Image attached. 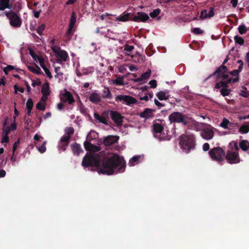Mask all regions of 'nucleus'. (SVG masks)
Segmentation results:
<instances>
[{
    "label": "nucleus",
    "instance_id": "1",
    "mask_svg": "<svg viewBox=\"0 0 249 249\" xmlns=\"http://www.w3.org/2000/svg\"><path fill=\"white\" fill-rule=\"evenodd\" d=\"M100 147L93 145L90 150L91 154H87L83 158L82 165L84 167H96L99 173L107 175H112L114 173H123L125 169L126 164L124 159L117 154H114L106 160H104L100 164L102 157L95 152L99 151Z\"/></svg>",
    "mask_w": 249,
    "mask_h": 249
},
{
    "label": "nucleus",
    "instance_id": "2",
    "mask_svg": "<svg viewBox=\"0 0 249 249\" xmlns=\"http://www.w3.org/2000/svg\"><path fill=\"white\" fill-rule=\"evenodd\" d=\"M164 121L163 120H158L157 122L154 123L153 124V129L155 133V137H159L160 141H169L175 133L174 129L171 132L167 131L166 135L162 136V132L164 130Z\"/></svg>",
    "mask_w": 249,
    "mask_h": 249
},
{
    "label": "nucleus",
    "instance_id": "3",
    "mask_svg": "<svg viewBox=\"0 0 249 249\" xmlns=\"http://www.w3.org/2000/svg\"><path fill=\"white\" fill-rule=\"evenodd\" d=\"M179 143L183 151L189 153L195 148V137L192 134H183L180 137Z\"/></svg>",
    "mask_w": 249,
    "mask_h": 249
},
{
    "label": "nucleus",
    "instance_id": "4",
    "mask_svg": "<svg viewBox=\"0 0 249 249\" xmlns=\"http://www.w3.org/2000/svg\"><path fill=\"white\" fill-rule=\"evenodd\" d=\"M216 76L215 88L219 89L220 88H227L228 85L231 82L235 83L239 81V76H236L235 78L232 79L230 77L229 75V72H224L223 74Z\"/></svg>",
    "mask_w": 249,
    "mask_h": 249
},
{
    "label": "nucleus",
    "instance_id": "5",
    "mask_svg": "<svg viewBox=\"0 0 249 249\" xmlns=\"http://www.w3.org/2000/svg\"><path fill=\"white\" fill-rule=\"evenodd\" d=\"M209 154L213 160L220 163L224 161L225 156V152L220 147H216L211 149Z\"/></svg>",
    "mask_w": 249,
    "mask_h": 249
},
{
    "label": "nucleus",
    "instance_id": "6",
    "mask_svg": "<svg viewBox=\"0 0 249 249\" xmlns=\"http://www.w3.org/2000/svg\"><path fill=\"white\" fill-rule=\"evenodd\" d=\"M170 123H182L183 125L188 124L187 116L179 112H174L168 117Z\"/></svg>",
    "mask_w": 249,
    "mask_h": 249
},
{
    "label": "nucleus",
    "instance_id": "7",
    "mask_svg": "<svg viewBox=\"0 0 249 249\" xmlns=\"http://www.w3.org/2000/svg\"><path fill=\"white\" fill-rule=\"evenodd\" d=\"M225 158L227 162L230 164H236L240 161L239 154L237 152L228 150L225 153Z\"/></svg>",
    "mask_w": 249,
    "mask_h": 249
},
{
    "label": "nucleus",
    "instance_id": "8",
    "mask_svg": "<svg viewBox=\"0 0 249 249\" xmlns=\"http://www.w3.org/2000/svg\"><path fill=\"white\" fill-rule=\"evenodd\" d=\"M116 102H120L123 104H125L130 106L131 104H134L137 103V100L134 97L123 94H119L117 95L115 99Z\"/></svg>",
    "mask_w": 249,
    "mask_h": 249
},
{
    "label": "nucleus",
    "instance_id": "9",
    "mask_svg": "<svg viewBox=\"0 0 249 249\" xmlns=\"http://www.w3.org/2000/svg\"><path fill=\"white\" fill-rule=\"evenodd\" d=\"M229 59V56L227 55L224 62H223L222 65H221L219 67L217 68L216 71L213 72L212 74L210 75L206 80H208L210 78L214 76H217L220 77V75H222L221 74L224 72H229V70L227 66H225V64L228 62Z\"/></svg>",
    "mask_w": 249,
    "mask_h": 249
},
{
    "label": "nucleus",
    "instance_id": "10",
    "mask_svg": "<svg viewBox=\"0 0 249 249\" xmlns=\"http://www.w3.org/2000/svg\"><path fill=\"white\" fill-rule=\"evenodd\" d=\"M61 101L64 103H68L69 105H72L75 102V100L72 94L66 89L64 93L61 95L60 97Z\"/></svg>",
    "mask_w": 249,
    "mask_h": 249
},
{
    "label": "nucleus",
    "instance_id": "11",
    "mask_svg": "<svg viewBox=\"0 0 249 249\" xmlns=\"http://www.w3.org/2000/svg\"><path fill=\"white\" fill-rule=\"evenodd\" d=\"M10 25L14 27H20L22 21L20 17L15 12H13V15L11 16L10 19Z\"/></svg>",
    "mask_w": 249,
    "mask_h": 249
},
{
    "label": "nucleus",
    "instance_id": "12",
    "mask_svg": "<svg viewBox=\"0 0 249 249\" xmlns=\"http://www.w3.org/2000/svg\"><path fill=\"white\" fill-rule=\"evenodd\" d=\"M119 139L118 136L108 135L103 139V143L106 146H110L117 143Z\"/></svg>",
    "mask_w": 249,
    "mask_h": 249
},
{
    "label": "nucleus",
    "instance_id": "13",
    "mask_svg": "<svg viewBox=\"0 0 249 249\" xmlns=\"http://www.w3.org/2000/svg\"><path fill=\"white\" fill-rule=\"evenodd\" d=\"M110 117L118 126L122 124L124 117L120 113L115 111H110Z\"/></svg>",
    "mask_w": 249,
    "mask_h": 249
},
{
    "label": "nucleus",
    "instance_id": "14",
    "mask_svg": "<svg viewBox=\"0 0 249 249\" xmlns=\"http://www.w3.org/2000/svg\"><path fill=\"white\" fill-rule=\"evenodd\" d=\"M138 16H133L132 18V20L135 22H145L149 18V16L143 12H139L137 13Z\"/></svg>",
    "mask_w": 249,
    "mask_h": 249
},
{
    "label": "nucleus",
    "instance_id": "15",
    "mask_svg": "<svg viewBox=\"0 0 249 249\" xmlns=\"http://www.w3.org/2000/svg\"><path fill=\"white\" fill-rule=\"evenodd\" d=\"M214 135L213 130L209 127L204 128L201 132V136L205 140H209L212 139Z\"/></svg>",
    "mask_w": 249,
    "mask_h": 249
},
{
    "label": "nucleus",
    "instance_id": "16",
    "mask_svg": "<svg viewBox=\"0 0 249 249\" xmlns=\"http://www.w3.org/2000/svg\"><path fill=\"white\" fill-rule=\"evenodd\" d=\"M93 116L94 118L98 120L100 123L105 124H107V118H108V112L107 111L104 112L101 116L97 113L95 112Z\"/></svg>",
    "mask_w": 249,
    "mask_h": 249
},
{
    "label": "nucleus",
    "instance_id": "17",
    "mask_svg": "<svg viewBox=\"0 0 249 249\" xmlns=\"http://www.w3.org/2000/svg\"><path fill=\"white\" fill-rule=\"evenodd\" d=\"M57 62L60 63L62 62H66L69 58L67 52L65 50H60L56 55Z\"/></svg>",
    "mask_w": 249,
    "mask_h": 249
},
{
    "label": "nucleus",
    "instance_id": "18",
    "mask_svg": "<svg viewBox=\"0 0 249 249\" xmlns=\"http://www.w3.org/2000/svg\"><path fill=\"white\" fill-rule=\"evenodd\" d=\"M155 110L153 109L146 108L144 109V111L140 113V116L145 119H148L153 117V112Z\"/></svg>",
    "mask_w": 249,
    "mask_h": 249
},
{
    "label": "nucleus",
    "instance_id": "19",
    "mask_svg": "<svg viewBox=\"0 0 249 249\" xmlns=\"http://www.w3.org/2000/svg\"><path fill=\"white\" fill-rule=\"evenodd\" d=\"M89 100L92 103L98 104L101 101V96L96 92L91 93L89 97Z\"/></svg>",
    "mask_w": 249,
    "mask_h": 249
},
{
    "label": "nucleus",
    "instance_id": "20",
    "mask_svg": "<svg viewBox=\"0 0 249 249\" xmlns=\"http://www.w3.org/2000/svg\"><path fill=\"white\" fill-rule=\"evenodd\" d=\"M169 91L167 89L164 90L163 91H160L158 92L156 94V96L160 100H168L170 97V95L169 94Z\"/></svg>",
    "mask_w": 249,
    "mask_h": 249
},
{
    "label": "nucleus",
    "instance_id": "21",
    "mask_svg": "<svg viewBox=\"0 0 249 249\" xmlns=\"http://www.w3.org/2000/svg\"><path fill=\"white\" fill-rule=\"evenodd\" d=\"M71 148L74 155L79 156L80 153L83 152V150L79 144L75 142L71 144Z\"/></svg>",
    "mask_w": 249,
    "mask_h": 249
},
{
    "label": "nucleus",
    "instance_id": "22",
    "mask_svg": "<svg viewBox=\"0 0 249 249\" xmlns=\"http://www.w3.org/2000/svg\"><path fill=\"white\" fill-rule=\"evenodd\" d=\"M131 14L127 13L126 11L123 12V13L120 16L116 18V20L125 22L130 18Z\"/></svg>",
    "mask_w": 249,
    "mask_h": 249
},
{
    "label": "nucleus",
    "instance_id": "23",
    "mask_svg": "<svg viewBox=\"0 0 249 249\" xmlns=\"http://www.w3.org/2000/svg\"><path fill=\"white\" fill-rule=\"evenodd\" d=\"M151 71H147L142 74L140 77L137 78L134 80L135 82L143 81L149 78L150 76Z\"/></svg>",
    "mask_w": 249,
    "mask_h": 249
},
{
    "label": "nucleus",
    "instance_id": "24",
    "mask_svg": "<svg viewBox=\"0 0 249 249\" xmlns=\"http://www.w3.org/2000/svg\"><path fill=\"white\" fill-rule=\"evenodd\" d=\"M102 97L104 99H111L112 98V94L111 93L109 88L107 87H105L104 90H103V93Z\"/></svg>",
    "mask_w": 249,
    "mask_h": 249
},
{
    "label": "nucleus",
    "instance_id": "25",
    "mask_svg": "<svg viewBox=\"0 0 249 249\" xmlns=\"http://www.w3.org/2000/svg\"><path fill=\"white\" fill-rule=\"evenodd\" d=\"M239 146L243 151H247L249 148V142L246 140H241L239 143Z\"/></svg>",
    "mask_w": 249,
    "mask_h": 249
},
{
    "label": "nucleus",
    "instance_id": "26",
    "mask_svg": "<svg viewBox=\"0 0 249 249\" xmlns=\"http://www.w3.org/2000/svg\"><path fill=\"white\" fill-rule=\"evenodd\" d=\"M41 93L44 95V96H48L50 95V87L48 82H46L42 86Z\"/></svg>",
    "mask_w": 249,
    "mask_h": 249
},
{
    "label": "nucleus",
    "instance_id": "27",
    "mask_svg": "<svg viewBox=\"0 0 249 249\" xmlns=\"http://www.w3.org/2000/svg\"><path fill=\"white\" fill-rule=\"evenodd\" d=\"M28 69L33 73H36L37 74H40L41 73L40 68L36 64L35 65V67L29 66L28 67Z\"/></svg>",
    "mask_w": 249,
    "mask_h": 249
},
{
    "label": "nucleus",
    "instance_id": "28",
    "mask_svg": "<svg viewBox=\"0 0 249 249\" xmlns=\"http://www.w3.org/2000/svg\"><path fill=\"white\" fill-rule=\"evenodd\" d=\"M232 125L233 124H231L230 121L226 118L223 119L222 122L220 124V126L225 129L231 127Z\"/></svg>",
    "mask_w": 249,
    "mask_h": 249
},
{
    "label": "nucleus",
    "instance_id": "29",
    "mask_svg": "<svg viewBox=\"0 0 249 249\" xmlns=\"http://www.w3.org/2000/svg\"><path fill=\"white\" fill-rule=\"evenodd\" d=\"M249 131V125L244 124L241 126L239 129V132L242 134L247 133Z\"/></svg>",
    "mask_w": 249,
    "mask_h": 249
},
{
    "label": "nucleus",
    "instance_id": "30",
    "mask_svg": "<svg viewBox=\"0 0 249 249\" xmlns=\"http://www.w3.org/2000/svg\"><path fill=\"white\" fill-rule=\"evenodd\" d=\"M15 69L17 70V69L16 68V67L12 65H7L6 67L3 69V71L5 74L7 75L9 71Z\"/></svg>",
    "mask_w": 249,
    "mask_h": 249
},
{
    "label": "nucleus",
    "instance_id": "31",
    "mask_svg": "<svg viewBox=\"0 0 249 249\" xmlns=\"http://www.w3.org/2000/svg\"><path fill=\"white\" fill-rule=\"evenodd\" d=\"M71 137L68 135H64L60 139V142L63 143L69 144L70 142Z\"/></svg>",
    "mask_w": 249,
    "mask_h": 249
},
{
    "label": "nucleus",
    "instance_id": "32",
    "mask_svg": "<svg viewBox=\"0 0 249 249\" xmlns=\"http://www.w3.org/2000/svg\"><path fill=\"white\" fill-rule=\"evenodd\" d=\"M220 93L221 95L225 97L226 96H228L230 92H231V90L230 89H228L227 88H223L220 89Z\"/></svg>",
    "mask_w": 249,
    "mask_h": 249
},
{
    "label": "nucleus",
    "instance_id": "33",
    "mask_svg": "<svg viewBox=\"0 0 249 249\" xmlns=\"http://www.w3.org/2000/svg\"><path fill=\"white\" fill-rule=\"evenodd\" d=\"M75 22H76V17H75V13L74 12H73L72 13L71 17V19H70L69 26L73 28L74 25L75 23Z\"/></svg>",
    "mask_w": 249,
    "mask_h": 249
},
{
    "label": "nucleus",
    "instance_id": "34",
    "mask_svg": "<svg viewBox=\"0 0 249 249\" xmlns=\"http://www.w3.org/2000/svg\"><path fill=\"white\" fill-rule=\"evenodd\" d=\"M65 131L66 134L71 137V136L73 134L74 130L72 127H67L65 128Z\"/></svg>",
    "mask_w": 249,
    "mask_h": 249
},
{
    "label": "nucleus",
    "instance_id": "35",
    "mask_svg": "<svg viewBox=\"0 0 249 249\" xmlns=\"http://www.w3.org/2000/svg\"><path fill=\"white\" fill-rule=\"evenodd\" d=\"M160 10L159 8L154 9L152 12L150 13L149 15L152 18L157 17L160 13Z\"/></svg>",
    "mask_w": 249,
    "mask_h": 249
},
{
    "label": "nucleus",
    "instance_id": "36",
    "mask_svg": "<svg viewBox=\"0 0 249 249\" xmlns=\"http://www.w3.org/2000/svg\"><path fill=\"white\" fill-rule=\"evenodd\" d=\"M234 41L236 43H237L240 45H243L244 43V40L243 38L238 36H235L234 37Z\"/></svg>",
    "mask_w": 249,
    "mask_h": 249
},
{
    "label": "nucleus",
    "instance_id": "37",
    "mask_svg": "<svg viewBox=\"0 0 249 249\" xmlns=\"http://www.w3.org/2000/svg\"><path fill=\"white\" fill-rule=\"evenodd\" d=\"M84 147L87 151H90L91 148L93 147V144L91 143L90 142L85 141L84 143Z\"/></svg>",
    "mask_w": 249,
    "mask_h": 249
},
{
    "label": "nucleus",
    "instance_id": "38",
    "mask_svg": "<svg viewBox=\"0 0 249 249\" xmlns=\"http://www.w3.org/2000/svg\"><path fill=\"white\" fill-rule=\"evenodd\" d=\"M238 31L241 35H243L246 33L247 29L245 25H240L238 27Z\"/></svg>",
    "mask_w": 249,
    "mask_h": 249
},
{
    "label": "nucleus",
    "instance_id": "39",
    "mask_svg": "<svg viewBox=\"0 0 249 249\" xmlns=\"http://www.w3.org/2000/svg\"><path fill=\"white\" fill-rule=\"evenodd\" d=\"M72 29H73V27L69 26L68 30L66 33L65 37L68 38V40H70L71 38V36L72 34Z\"/></svg>",
    "mask_w": 249,
    "mask_h": 249
},
{
    "label": "nucleus",
    "instance_id": "40",
    "mask_svg": "<svg viewBox=\"0 0 249 249\" xmlns=\"http://www.w3.org/2000/svg\"><path fill=\"white\" fill-rule=\"evenodd\" d=\"M229 145L231 147V149H235L238 151L239 149V146L238 145L237 142L235 141H232L229 143Z\"/></svg>",
    "mask_w": 249,
    "mask_h": 249
},
{
    "label": "nucleus",
    "instance_id": "41",
    "mask_svg": "<svg viewBox=\"0 0 249 249\" xmlns=\"http://www.w3.org/2000/svg\"><path fill=\"white\" fill-rule=\"evenodd\" d=\"M36 108L40 110H44L45 109V103H42L41 101L39 102L36 105Z\"/></svg>",
    "mask_w": 249,
    "mask_h": 249
},
{
    "label": "nucleus",
    "instance_id": "42",
    "mask_svg": "<svg viewBox=\"0 0 249 249\" xmlns=\"http://www.w3.org/2000/svg\"><path fill=\"white\" fill-rule=\"evenodd\" d=\"M114 83L117 85H124L123 78L122 77H118L115 80Z\"/></svg>",
    "mask_w": 249,
    "mask_h": 249
},
{
    "label": "nucleus",
    "instance_id": "43",
    "mask_svg": "<svg viewBox=\"0 0 249 249\" xmlns=\"http://www.w3.org/2000/svg\"><path fill=\"white\" fill-rule=\"evenodd\" d=\"M33 107V102L31 98H29L26 103L27 109H32Z\"/></svg>",
    "mask_w": 249,
    "mask_h": 249
},
{
    "label": "nucleus",
    "instance_id": "44",
    "mask_svg": "<svg viewBox=\"0 0 249 249\" xmlns=\"http://www.w3.org/2000/svg\"><path fill=\"white\" fill-rule=\"evenodd\" d=\"M54 71L56 73L54 76L55 78H57L59 76H62L63 73L60 71V67H57L54 68Z\"/></svg>",
    "mask_w": 249,
    "mask_h": 249
},
{
    "label": "nucleus",
    "instance_id": "45",
    "mask_svg": "<svg viewBox=\"0 0 249 249\" xmlns=\"http://www.w3.org/2000/svg\"><path fill=\"white\" fill-rule=\"evenodd\" d=\"M200 18L203 19L204 18H209L208 16V11L207 10H203L201 11L200 16L199 17Z\"/></svg>",
    "mask_w": 249,
    "mask_h": 249
},
{
    "label": "nucleus",
    "instance_id": "46",
    "mask_svg": "<svg viewBox=\"0 0 249 249\" xmlns=\"http://www.w3.org/2000/svg\"><path fill=\"white\" fill-rule=\"evenodd\" d=\"M140 157L139 156H134L133 157L129 162V164L130 166H133L134 165V162H137L139 159Z\"/></svg>",
    "mask_w": 249,
    "mask_h": 249
},
{
    "label": "nucleus",
    "instance_id": "47",
    "mask_svg": "<svg viewBox=\"0 0 249 249\" xmlns=\"http://www.w3.org/2000/svg\"><path fill=\"white\" fill-rule=\"evenodd\" d=\"M11 131V130L10 127L7 126L6 127H3L2 134L8 135Z\"/></svg>",
    "mask_w": 249,
    "mask_h": 249
},
{
    "label": "nucleus",
    "instance_id": "48",
    "mask_svg": "<svg viewBox=\"0 0 249 249\" xmlns=\"http://www.w3.org/2000/svg\"><path fill=\"white\" fill-rule=\"evenodd\" d=\"M134 49V47L133 46L125 45L124 46V51H126V52L130 53L132 52Z\"/></svg>",
    "mask_w": 249,
    "mask_h": 249
},
{
    "label": "nucleus",
    "instance_id": "49",
    "mask_svg": "<svg viewBox=\"0 0 249 249\" xmlns=\"http://www.w3.org/2000/svg\"><path fill=\"white\" fill-rule=\"evenodd\" d=\"M45 26L44 24H42L40 26H39L36 32L38 34H39L40 36L41 35L43 31L45 29Z\"/></svg>",
    "mask_w": 249,
    "mask_h": 249
},
{
    "label": "nucleus",
    "instance_id": "50",
    "mask_svg": "<svg viewBox=\"0 0 249 249\" xmlns=\"http://www.w3.org/2000/svg\"><path fill=\"white\" fill-rule=\"evenodd\" d=\"M6 8L11 9L12 5L0 3V11H3Z\"/></svg>",
    "mask_w": 249,
    "mask_h": 249
},
{
    "label": "nucleus",
    "instance_id": "51",
    "mask_svg": "<svg viewBox=\"0 0 249 249\" xmlns=\"http://www.w3.org/2000/svg\"><path fill=\"white\" fill-rule=\"evenodd\" d=\"M6 8L11 9L12 5L0 3V11H3Z\"/></svg>",
    "mask_w": 249,
    "mask_h": 249
},
{
    "label": "nucleus",
    "instance_id": "52",
    "mask_svg": "<svg viewBox=\"0 0 249 249\" xmlns=\"http://www.w3.org/2000/svg\"><path fill=\"white\" fill-rule=\"evenodd\" d=\"M193 32L195 34L198 35V34H202L203 33V31L202 30H201L200 28L196 27V28H194L193 29Z\"/></svg>",
    "mask_w": 249,
    "mask_h": 249
},
{
    "label": "nucleus",
    "instance_id": "53",
    "mask_svg": "<svg viewBox=\"0 0 249 249\" xmlns=\"http://www.w3.org/2000/svg\"><path fill=\"white\" fill-rule=\"evenodd\" d=\"M2 138L1 139V142L8 143L9 141L8 135L2 134Z\"/></svg>",
    "mask_w": 249,
    "mask_h": 249
},
{
    "label": "nucleus",
    "instance_id": "54",
    "mask_svg": "<svg viewBox=\"0 0 249 249\" xmlns=\"http://www.w3.org/2000/svg\"><path fill=\"white\" fill-rule=\"evenodd\" d=\"M37 59L39 61V64L40 66L42 67V68L43 69L44 68H46V67L45 66L44 59L40 57H37Z\"/></svg>",
    "mask_w": 249,
    "mask_h": 249
},
{
    "label": "nucleus",
    "instance_id": "55",
    "mask_svg": "<svg viewBox=\"0 0 249 249\" xmlns=\"http://www.w3.org/2000/svg\"><path fill=\"white\" fill-rule=\"evenodd\" d=\"M149 84L150 85V88L154 89L157 87V81L155 80H152L149 81Z\"/></svg>",
    "mask_w": 249,
    "mask_h": 249
},
{
    "label": "nucleus",
    "instance_id": "56",
    "mask_svg": "<svg viewBox=\"0 0 249 249\" xmlns=\"http://www.w3.org/2000/svg\"><path fill=\"white\" fill-rule=\"evenodd\" d=\"M213 10L214 8L213 7H210L208 13V16L209 18L213 17L214 15Z\"/></svg>",
    "mask_w": 249,
    "mask_h": 249
},
{
    "label": "nucleus",
    "instance_id": "57",
    "mask_svg": "<svg viewBox=\"0 0 249 249\" xmlns=\"http://www.w3.org/2000/svg\"><path fill=\"white\" fill-rule=\"evenodd\" d=\"M154 103L159 108L165 106L164 104L161 103L156 99L154 100Z\"/></svg>",
    "mask_w": 249,
    "mask_h": 249
},
{
    "label": "nucleus",
    "instance_id": "58",
    "mask_svg": "<svg viewBox=\"0 0 249 249\" xmlns=\"http://www.w3.org/2000/svg\"><path fill=\"white\" fill-rule=\"evenodd\" d=\"M19 143V140H18L17 141L15 142V143L13 144V155H15V151L17 148L18 144Z\"/></svg>",
    "mask_w": 249,
    "mask_h": 249
},
{
    "label": "nucleus",
    "instance_id": "59",
    "mask_svg": "<svg viewBox=\"0 0 249 249\" xmlns=\"http://www.w3.org/2000/svg\"><path fill=\"white\" fill-rule=\"evenodd\" d=\"M43 70L44 71L45 73L47 75V76L50 78H52V75L51 74V72L47 68H45L43 69Z\"/></svg>",
    "mask_w": 249,
    "mask_h": 249
},
{
    "label": "nucleus",
    "instance_id": "60",
    "mask_svg": "<svg viewBox=\"0 0 249 249\" xmlns=\"http://www.w3.org/2000/svg\"><path fill=\"white\" fill-rule=\"evenodd\" d=\"M41 85V83L39 79H37V80H33V82L32 83V86L33 87H36V86H40Z\"/></svg>",
    "mask_w": 249,
    "mask_h": 249
},
{
    "label": "nucleus",
    "instance_id": "61",
    "mask_svg": "<svg viewBox=\"0 0 249 249\" xmlns=\"http://www.w3.org/2000/svg\"><path fill=\"white\" fill-rule=\"evenodd\" d=\"M14 89L15 90V93H17V91L18 90L21 93H23L24 91V89L23 88H18L17 85H15L14 86Z\"/></svg>",
    "mask_w": 249,
    "mask_h": 249
},
{
    "label": "nucleus",
    "instance_id": "62",
    "mask_svg": "<svg viewBox=\"0 0 249 249\" xmlns=\"http://www.w3.org/2000/svg\"><path fill=\"white\" fill-rule=\"evenodd\" d=\"M240 95L244 97L248 98L249 97V91H241Z\"/></svg>",
    "mask_w": 249,
    "mask_h": 249
},
{
    "label": "nucleus",
    "instance_id": "63",
    "mask_svg": "<svg viewBox=\"0 0 249 249\" xmlns=\"http://www.w3.org/2000/svg\"><path fill=\"white\" fill-rule=\"evenodd\" d=\"M239 73V72L236 70H233V71H229V75H231L232 76H238Z\"/></svg>",
    "mask_w": 249,
    "mask_h": 249
},
{
    "label": "nucleus",
    "instance_id": "64",
    "mask_svg": "<svg viewBox=\"0 0 249 249\" xmlns=\"http://www.w3.org/2000/svg\"><path fill=\"white\" fill-rule=\"evenodd\" d=\"M202 148L204 151H207L210 149V145L208 143L206 142L203 145Z\"/></svg>",
    "mask_w": 249,
    "mask_h": 249
}]
</instances>
